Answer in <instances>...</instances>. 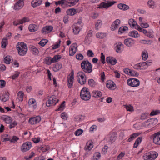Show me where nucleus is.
<instances>
[{"label":"nucleus","mask_w":160,"mask_h":160,"mask_svg":"<svg viewBox=\"0 0 160 160\" xmlns=\"http://www.w3.org/2000/svg\"><path fill=\"white\" fill-rule=\"evenodd\" d=\"M17 49L19 55L24 56L26 54L28 50L27 45L23 42H19L17 46Z\"/></svg>","instance_id":"f257e3e1"},{"label":"nucleus","mask_w":160,"mask_h":160,"mask_svg":"<svg viewBox=\"0 0 160 160\" xmlns=\"http://www.w3.org/2000/svg\"><path fill=\"white\" fill-rule=\"evenodd\" d=\"M81 65V68L85 72L89 73L92 72V64L88 61H83Z\"/></svg>","instance_id":"f03ea898"},{"label":"nucleus","mask_w":160,"mask_h":160,"mask_svg":"<svg viewBox=\"0 0 160 160\" xmlns=\"http://www.w3.org/2000/svg\"><path fill=\"white\" fill-rule=\"evenodd\" d=\"M158 156V154L156 152L150 151L143 154L142 158L144 160H154Z\"/></svg>","instance_id":"7ed1b4c3"},{"label":"nucleus","mask_w":160,"mask_h":160,"mask_svg":"<svg viewBox=\"0 0 160 160\" xmlns=\"http://www.w3.org/2000/svg\"><path fill=\"white\" fill-rule=\"evenodd\" d=\"M80 95L81 98L85 101L89 100L91 98V94L88 89L86 88H83L81 91Z\"/></svg>","instance_id":"20e7f679"},{"label":"nucleus","mask_w":160,"mask_h":160,"mask_svg":"<svg viewBox=\"0 0 160 160\" xmlns=\"http://www.w3.org/2000/svg\"><path fill=\"white\" fill-rule=\"evenodd\" d=\"M77 79L81 85L84 84L86 82V77L85 73L82 71L78 72L77 75Z\"/></svg>","instance_id":"39448f33"},{"label":"nucleus","mask_w":160,"mask_h":160,"mask_svg":"<svg viewBox=\"0 0 160 160\" xmlns=\"http://www.w3.org/2000/svg\"><path fill=\"white\" fill-rule=\"evenodd\" d=\"M116 2L114 1H109L107 2H103L97 6V8L99 9H103V8L107 9L113 5Z\"/></svg>","instance_id":"423d86ee"},{"label":"nucleus","mask_w":160,"mask_h":160,"mask_svg":"<svg viewBox=\"0 0 160 160\" xmlns=\"http://www.w3.org/2000/svg\"><path fill=\"white\" fill-rule=\"evenodd\" d=\"M59 101V99H57L55 96L52 95L49 98L48 101L46 102V105L47 107L55 105Z\"/></svg>","instance_id":"0eeeda50"},{"label":"nucleus","mask_w":160,"mask_h":160,"mask_svg":"<svg viewBox=\"0 0 160 160\" xmlns=\"http://www.w3.org/2000/svg\"><path fill=\"white\" fill-rule=\"evenodd\" d=\"M139 81L134 78H129L127 80V84L129 86L132 87H136L139 85Z\"/></svg>","instance_id":"6e6552de"},{"label":"nucleus","mask_w":160,"mask_h":160,"mask_svg":"<svg viewBox=\"0 0 160 160\" xmlns=\"http://www.w3.org/2000/svg\"><path fill=\"white\" fill-rule=\"evenodd\" d=\"M81 22L78 21L73 25V30L75 34H78L81 30L82 27V24Z\"/></svg>","instance_id":"1a4fd4ad"},{"label":"nucleus","mask_w":160,"mask_h":160,"mask_svg":"<svg viewBox=\"0 0 160 160\" xmlns=\"http://www.w3.org/2000/svg\"><path fill=\"white\" fill-rule=\"evenodd\" d=\"M74 80V72L72 71L68 76L67 78V83L69 88H71L72 86Z\"/></svg>","instance_id":"9d476101"},{"label":"nucleus","mask_w":160,"mask_h":160,"mask_svg":"<svg viewBox=\"0 0 160 160\" xmlns=\"http://www.w3.org/2000/svg\"><path fill=\"white\" fill-rule=\"evenodd\" d=\"M32 144L30 142H27L23 143L21 147V150L22 152L28 151L31 148Z\"/></svg>","instance_id":"9b49d317"},{"label":"nucleus","mask_w":160,"mask_h":160,"mask_svg":"<svg viewBox=\"0 0 160 160\" xmlns=\"http://www.w3.org/2000/svg\"><path fill=\"white\" fill-rule=\"evenodd\" d=\"M128 24L130 27L132 28L140 31V27L138 25L136 21L134 19L131 18L129 20Z\"/></svg>","instance_id":"f8f14e48"},{"label":"nucleus","mask_w":160,"mask_h":160,"mask_svg":"<svg viewBox=\"0 0 160 160\" xmlns=\"http://www.w3.org/2000/svg\"><path fill=\"white\" fill-rule=\"evenodd\" d=\"M25 0H19L15 3L13 7L14 9L18 10L21 9L24 5V1Z\"/></svg>","instance_id":"ddd939ff"},{"label":"nucleus","mask_w":160,"mask_h":160,"mask_svg":"<svg viewBox=\"0 0 160 160\" xmlns=\"http://www.w3.org/2000/svg\"><path fill=\"white\" fill-rule=\"evenodd\" d=\"M153 142L158 145H160V131L154 133L152 135Z\"/></svg>","instance_id":"4468645a"},{"label":"nucleus","mask_w":160,"mask_h":160,"mask_svg":"<svg viewBox=\"0 0 160 160\" xmlns=\"http://www.w3.org/2000/svg\"><path fill=\"white\" fill-rule=\"evenodd\" d=\"M78 48L77 44L76 43L72 44L69 49V54L70 56L73 55L76 52Z\"/></svg>","instance_id":"2eb2a0df"},{"label":"nucleus","mask_w":160,"mask_h":160,"mask_svg":"<svg viewBox=\"0 0 160 160\" xmlns=\"http://www.w3.org/2000/svg\"><path fill=\"white\" fill-rule=\"evenodd\" d=\"M41 119L40 117L37 116L36 117L30 118L29 120V122L31 125H34L39 122Z\"/></svg>","instance_id":"dca6fc26"},{"label":"nucleus","mask_w":160,"mask_h":160,"mask_svg":"<svg viewBox=\"0 0 160 160\" xmlns=\"http://www.w3.org/2000/svg\"><path fill=\"white\" fill-rule=\"evenodd\" d=\"M123 44L120 42H118L114 44L116 51L119 53H121L123 48Z\"/></svg>","instance_id":"f3484780"},{"label":"nucleus","mask_w":160,"mask_h":160,"mask_svg":"<svg viewBox=\"0 0 160 160\" xmlns=\"http://www.w3.org/2000/svg\"><path fill=\"white\" fill-rule=\"evenodd\" d=\"M121 23L120 20L119 19H117L114 21L111 26V29L112 31H114L117 29Z\"/></svg>","instance_id":"a211bd4d"},{"label":"nucleus","mask_w":160,"mask_h":160,"mask_svg":"<svg viewBox=\"0 0 160 160\" xmlns=\"http://www.w3.org/2000/svg\"><path fill=\"white\" fill-rule=\"evenodd\" d=\"M107 87L108 89L114 90L116 88V86L115 83L111 80H108L106 83Z\"/></svg>","instance_id":"6ab92c4d"},{"label":"nucleus","mask_w":160,"mask_h":160,"mask_svg":"<svg viewBox=\"0 0 160 160\" xmlns=\"http://www.w3.org/2000/svg\"><path fill=\"white\" fill-rule=\"evenodd\" d=\"M107 62L112 65H115L117 62V60L114 57L109 56L106 58Z\"/></svg>","instance_id":"aec40b11"},{"label":"nucleus","mask_w":160,"mask_h":160,"mask_svg":"<svg viewBox=\"0 0 160 160\" xmlns=\"http://www.w3.org/2000/svg\"><path fill=\"white\" fill-rule=\"evenodd\" d=\"M79 1V0H67L66 3V6L72 7L76 5Z\"/></svg>","instance_id":"412c9836"},{"label":"nucleus","mask_w":160,"mask_h":160,"mask_svg":"<svg viewBox=\"0 0 160 160\" xmlns=\"http://www.w3.org/2000/svg\"><path fill=\"white\" fill-rule=\"evenodd\" d=\"M53 28L51 26H46L44 27L42 30V33L45 34L51 32L53 30Z\"/></svg>","instance_id":"4be33fe9"},{"label":"nucleus","mask_w":160,"mask_h":160,"mask_svg":"<svg viewBox=\"0 0 160 160\" xmlns=\"http://www.w3.org/2000/svg\"><path fill=\"white\" fill-rule=\"evenodd\" d=\"M28 104L30 107H32L33 109L37 108V103L36 100L33 98H30L29 100Z\"/></svg>","instance_id":"5701e85b"},{"label":"nucleus","mask_w":160,"mask_h":160,"mask_svg":"<svg viewBox=\"0 0 160 160\" xmlns=\"http://www.w3.org/2000/svg\"><path fill=\"white\" fill-rule=\"evenodd\" d=\"M134 43V41L130 38L125 39L124 41V44L128 47H131L132 46Z\"/></svg>","instance_id":"b1692460"},{"label":"nucleus","mask_w":160,"mask_h":160,"mask_svg":"<svg viewBox=\"0 0 160 160\" xmlns=\"http://www.w3.org/2000/svg\"><path fill=\"white\" fill-rule=\"evenodd\" d=\"M118 7L120 10L122 11H126L130 8L129 7L124 3H119L118 5Z\"/></svg>","instance_id":"393cba45"},{"label":"nucleus","mask_w":160,"mask_h":160,"mask_svg":"<svg viewBox=\"0 0 160 160\" xmlns=\"http://www.w3.org/2000/svg\"><path fill=\"white\" fill-rule=\"evenodd\" d=\"M1 118L6 123L8 124L11 123L12 121V118L6 115L2 116Z\"/></svg>","instance_id":"a878e982"},{"label":"nucleus","mask_w":160,"mask_h":160,"mask_svg":"<svg viewBox=\"0 0 160 160\" xmlns=\"http://www.w3.org/2000/svg\"><path fill=\"white\" fill-rule=\"evenodd\" d=\"M152 63V62L151 61H148L146 62L141 63V69H145L148 66L150 65Z\"/></svg>","instance_id":"bb28decb"},{"label":"nucleus","mask_w":160,"mask_h":160,"mask_svg":"<svg viewBox=\"0 0 160 160\" xmlns=\"http://www.w3.org/2000/svg\"><path fill=\"white\" fill-rule=\"evenodd\" d=\"M77 12H78L77 10L73 8L68 9L66 11L67 14L71 16L74 15Z\"/></svg>","instance_id":"cd10ccee"},{"label":"nucleus","mask_w":160,"mask_h":160,"mask_svg":"<svg viewBox=\"0 0 160 160\" xmlns=\"http://www.w3.org/2000/svg\"><path fill=\"white\" fill-rule=\"evenodd\" d=\"M38 29V27L37 25L33 24H30L28 27L29 31L32 32L37 31Z\"/></svg>","instance_id":"c85d7f7f"},{"label":"nucleus","mask_w":160,"mask_h":160,"mask_svg":"<svg viewBox=\"0 0 160 160\" xmlns=\"http://www.w3.org/2000/svg\"><path fill=\"white\" fill-rule=\"evenodd\" d=\"M29 48L31 52L33 54L37 55L38 54L39 51L38 49L35 47L31 45Z\"/></svg>","instance_id":"c756f323"},{"label":"nucleus","mask_w":160,"mask_h":160,"mask_svg":"<svg viewBox=\"0 0 160 160\" xmlns=\"http://www.w3.org/2000/svg\"><path fill=\"white\" fill-rule=\"evenodd\" d=\"M42 0H33L31 2V5L34 8L41 4Z\"/></svg>","instance_id":"7c9ffc66"},{"label":"nucleus","mask_w":160,"mask_h":160,"mask_svg":"<svg viewBox=\"0 0 160 160\" xmlns=\"http://www.w3.org/2000/svg\"><path fill=\"white\" fill-rule=\"evenodd\" d=\"M148 120L149 123L150 128L156 125L158 122V120L156 118H152L149 119Z\"/></svg>","instance_id":"2f4dec72"},{"label":"nucleus","mask_w":160,"mask_h":160,"mask_svg":"<svg viewBox=\"0 0 160 160\" xmlns=\"http://www.w3.org/2000/svg\"><path fill=\"white\" fill-rule=\"evenodd\" d=\"M102 93L100 91L93 90L92 92V95L95 98H98L102 95Z\"/></svg>","instance_id":"473e14b6"},{"label":"nucleus","mask_w":160,"mask_h":160,"mask_svg":"<svg viewBox=\"0 0 160 160\" xmlns=\"http://www.w3.org/2000/svg\"><path fill=\"white\" fill-rule=\"evenodd\" d=\"M128 35L130 37L134 38H138L139 36V34L138 33L137 31L135 30L130 32L128 34Z\"/></svg>","instance_id":"72a5a7b5"},{"label":"nucleus","mask_w":160,"mask_h":160,"mask_svg":"<svg viewBox=\"0 0 160 160\" xmlns=\"http://www.w3.org/2000/svg\"><path fill=\"white\" fill-rule=\"evenodd\" d=\"M128 30V28L126 26H122L120 27L118 32V33L119 34H121L125 32Z\"/></svg>","instance_id":"f704fd0d"},{"label":"nucleus","mask_w":160,"mask_h":160,"mask_svg":"<svg viewBox=\"0 0 160 160\" xmlns=\"http://www.w3.org/2000/svg\"><path fill=\"white\" fill-rule=\"evenodd\" d=\"M140 135L139 133H134L130 136L128 140V142H131L133 141L135 138H136Z\"/></svg>","instance_id":"c9c22d12"},{"label":"nucleus","mask_w":160,"mask_h":160,"mask_svg":"<svg viewBox=\"0 0 160 160\" xmlns=\"http://www.w3.org/2000/svg\"><path fill=\"white\" fill-rule=\"evenodd\" d=\"M142 59L143 60H146L148 57V53L146 50H144L142 53Z\"/></svg>","instance_id":"e433bc0d"},{"label":"nucleus","mask_w":160,"mask_h":160,"mask_svg":"<svg viewBox=\"0 0 160 160\" xmlns=\"http://www.w3.org/2000/svg\"><path fill=\"white\" fill-rule=\"evenodd\" d=\"M24 95V93L22 91H20L18 93V98L19 101L22 102L23 101Z\"/></svg>","instance_id":"4c0bfd02"},{"label":"nucleus","mask_w":160,"mask_h":160,"mask_svg":"<svg viewBox=\"0 0 160 160\" xmlns=\"http://www.w3.org/2000/svg\"><path fill=\"white\" fill-rule=\"evenodd\" d=\"M62 67V64L60 63H57L53 67V69L55 72H57Z\"/></svg>","instance_id":"58836bf2"},{"label":"nucleus","mask_w":160,"mask_h":160,"mask_svg":"<svg viewBox=\"0 0 160 160\" xmlns=\"http://www.w3.org/2000/svg\"><path fill=\"white\" fill-rule=\"evenodd\" d=\"M93 147V145L92 142L90 141L87 142L85 147L86 149V150L90 151L92 149Z\"/></svg>","instance_id":"ea45409f"},{"label":"nucleus","mask_w":160,"mask_h":160,"mask_svg":"<svg viewBox=\"0 0 160 160\" xmlns=\"http://www.w3.org/2000/svg\"><path fill=\"white\" fill-rule=\"evenodd\" d=\"M100 157V153L98 152H97L94 154L93 157L91 158V160H98Z\"/></svg>","instance_id":"a19ab883"},{"label":"nucleus","mask_w":160,"mask_h":160,"mask_svg":"<svg viewBox=\"0 0 160 160\" xmlns=\"http://www.w3.org/2000/svg\"><path fill=\"white\" fill-rule=\"evenodd\" d=\"M0 100L3 102L7 101L9 98V96L7 94L2 95L0 97Z\"/></svg>","instance_id":"79ce46f5"},{"label":"nucleus","mask_w":160,"mask_h":160,"mask_svg":"<svg viewBox=\"0 0 160 160\" xmlns=\"http://www.w3.org/2000/svg\"><path fill=\"white\" fill-rule=\"evenodd\" d=\"M147 4L148 6L150 8H153L155 7V2L152 0H149L147 2Z\"/></svg>","instance_id":"37998d69"},{"label":"nucleus","mask_w":160,"mask_h":160,"mask_svg":"<svg viewBox=\"0 0 160 160\" xmlns=\"http://www.w3.org/2000/svg\"><path fill=\"white\" fill-rule=\"evenodd\" d=\"M61 58V57L59 55H57L54 56L53 58H52V61L53 63L58 62Z\"/></svg>","instance_id":"c03bdc74"},{"label":"nucleus","mask_w":160,"mask_h":160,"mask_svg":"<svg viewBox=\"0 0 160 160\" xmlns=\"http://www.w3.org/2000/svg\"><path fill=\"white\" fill-rule=\"evenodd\" d=\"M88 84L90 86L94 87L97 83L93 79H90L88 80Z\"/></svg>","instance_id":"a18cd8bd"},{"label":"nucleus","mask_w":160,"mask_h":160,"mask_svg":"<svg viewBox=\"0 0 160 160\" xmlns=\"http://www.w3.org/2000/svg\"><path fill=\"white\" fill-rule=\"evenodd\" d=\"M52 58L50 57H47L45 59L44 62L46 64L49 65L52 63H53L52 61Z\"/></svg>","instance_id":"49530a36"},{"label":"nucleus","mask_w":160,"mask_h":160,"mask_svg":"<svg viewBox=\"0 0 160 160\" xmlns=\"http://www.w3.org/2000/svg\"><path fill=\"white\" fill-rule=\"evenodd\" d=\"M110 139L111 141L112 142H114L117 138L116 134L113 133L110 134Z\"/></svg>","instance_id":"de8ad7c7"},{"label":"nucleus","mask_w":160,"mask_h":160,"mask_svg":"<svg viewBox=\"0 0 160 160\" xmlns=\"http://www.w3.org/2000/svg\"><path fill=\"white\" fill-rule=\"evenodd\" d=\"M10 124L9 126V128L10 129H11L17 126L18 124V122L14 120L13 122L12 121V122Z\"/></svg>","instance_id":"09e8293b"},{"label":"nucleus","mask_w":160,"mask_h":160,"mask_svg":"<svg viewBox=\"0 0 160 160\" xmlns=\"http://www.w3.org/2000/svg\"><path fill=\"white\" fill-rule=\"evenodd\" d=\"M8 44V42L7 39L6 38L2 39V47L3 48H5Z\"/></svg>","instance_id":"8fccbe9b"},{"label":"nucleus","mask_w":160,"mask_h":160,"mask_svg":"<svg viewBox=\"0 0 160 160\" xmlns=\"http://www.w3.org/2000/svg\"><path fill=\"white\" fill-rule=\"evenodd\" d=\"M12 57L10 56H6L4 59V61L5 63L7 64H9L11 62Z\"/></svg>","instance_id":"3c124183"},{"label":"nucleus","mask_w":160,"mask_h":160,"mask_svg":"<svg viewBox=\"0 0 160 160\" xmlns=\"http://www.w3.org/2000/svg\"><path fill=\"white\" fill-rule=\"evenodd\" d=\"M48 40L46 39H43L40 41L38 44L42 47H44L48 42Z\"/></svg>","instance_id":"603ef678"},{"label":"nucleus","mask_w":160,"mask_h":160,"mask_svg":"<svg viewBox=\"0 0 160 160\" xmlns=\"http://www.w3.org/2000/svg\"><path fill=\"white\" fill-rule=\"evenodd\" d=\"M65 101H63L62 104L60 105L59 108L56 110L57 111H62L65 108Z\"/></svg>","instance_id":"864d4df0"},{"label":"nucleus","mask_w":160,"mask_h":160,"mask_svg":"<svg viewBox=\"0 0 160 160\" xmlns=\"http://www.w3.org/2000/svg\"><path fill=\"white\" fill-rule=\"evenodd\" d=\"M106 36V34L105 33L98 32L96 34V36L98 38H103L105 37Z\"/></svg>","instance_id":"5fc2aeb1"},{"label":"nucleus","mask_w":160,"mask_h":160,"mask_svg":"<svg viewBox=\"0 0 160 160\" xmlns=\"http://www.w3.org/2000/svg\"><path fill=\"white\" fill-rule=\"evenodd\" d=\"M124 108L127 111L132 112L134 110L133 107L130 105H125Z\"/></svg>","instance_id":"6e6d98bb"},{"label":"nucleus","mask_w":160,"mask_h":160,"mask_svg":"<svg viewBox=\"0 0 160 160\" xmlns=\"http://www.w3.org/2000/svg\"><path fill=\"white\" fill-rule=\"evenodd\" d=\"M102 25V21L100 20H98L96 22L95 24V28L96 29L99 28Z\"/></svg>","instance_id":"4d7b16f0"},{"label":"nucleus","mask_w":160,"mask_h":160,"mask_svg":"<svg viewBox=\"0 0 160 160\" xmlns=\"http://www.w3.org/2000/svg\"><path fill=\"white\" fill-rule=\"evenodd\" d=\"M61 42L60 40H59L58 42H56L55 44L52 45V47L53 49H55L58 48L60 46V43Z\"/></svg>","instance_id":"13d9d810"},{"label":"nucleus","mask_w":160,"mask_h":160,"mask_svg":"<svg viewBox=\"0 0 160 160\" xmlns=\"http://www.w3.org/2000/svg\"><path fill=\"white\" fill-rule=\"evenodd\" d=\"M140 142V137H138L136 140L134 145L133 147L134 148H137Z\"/></svg>","instance_id":"bf43d9fd"},{"label":"nucleus","mask_w":160,"mask_h":160,"mask_svg":"<svg viewBox=\"0 0 160 160\" xmlns=\"http://www.w3.org/2000/svg\"><path fill=\"white\" fill-rule=\"evenodd\" d=\"M149 122H148V120L147 121L144 122L142 123L141 126L144 127L148 128H150V126H149Z\"/></svg>","instance_id":"052dcab7"},{"label":"nucleus","mask_w":160,"mask_h":160,"mask_svg":"<svg viewBox=\"0 0 160 160\" xmlns=\"http://www.w3.org/2000/svg\"><path fill=\"white\" fill-rule=\"evenodd\" d=\"M83 132V130L81 129L77 130L74 132V134L76 136H79L81 135Z\"/></svg>","instance_id":"680f3d73"},{"label":"nucleus","mask_w":160,"mask_h":160,"mask_svg":"<svg viewBox=\"0 0 160 160\" xmlns=\"http://www.w3.org/2000/svg\"><path fill=\"white\" fill-rule=\"evenodd\" d=\"M148 112H145L142 113L141 115V119L144 120L148 118Z\"/></svg>","instance_id":"e2e57ef3"},{"label":"nucleus","mask_w":160,"mask_h":160,"mask_svg":"<svg viewBox=\"0 0 160 160\" xmlns=\"http://www.w3.org/2000/svg\"><path fill=\"white\" fill-rule=\"evenodd\" d=\"M87 55L89 57H93L94 56V54L91 50H89L87 52Z\"/></svg>","instance_id":"0e129e2a"},{"label":"nucleus","mask_w":160,"mask_h":160,"mask_svg":"<svg viewBox=\"0 0 160 160\" xmlns=\"http://www.w3.org/2000/svg\"><path fill=\"white\" fill-rule=\"evenodd\" d=\"M20 23L22 24L26 22H29L30 21L28 17H24L22 19H20Z\"/></svg>","instance_id":"69168bd1"},{"label":"nucleus","mask_w":160,"mask_h":160,"mask_svg":"<svg viewBox=\"0 0 160 160\" xmlns=\"http://www.w3.org/2000/svg\"><path fill=\"white\" fill-rule=\"evenodd\" d=\"M20 73L19 72L17 71L15 72V73L12 76L11 78L12 79H15L19 76Z\"/></svg>","instance_id":"338daca9"},{"label":"nucleus","mask_w":160,"mask_h":160,"mask_svg":"<svg viewBox=\"0 0 160 160\" xmlns=\"http://www.w3.org/2000/svg\"><path fill=\"white\" fill-rule=\"evenodd\" d=\"M125 155V153L124 152H121L117 157L116 159L117 160H120Z\"/></svg>","instance_id":"774afa93"}]
</instances>
